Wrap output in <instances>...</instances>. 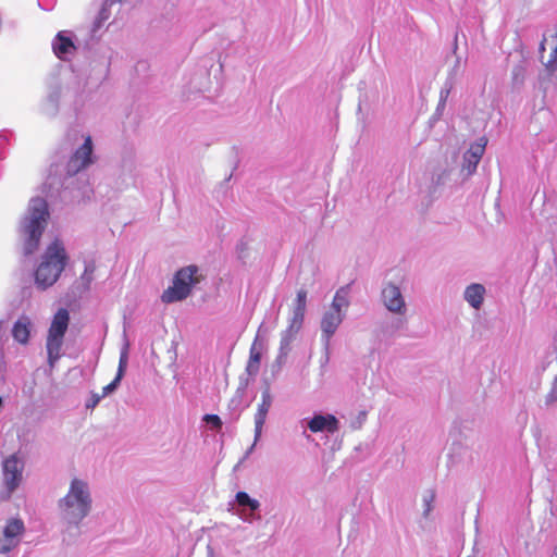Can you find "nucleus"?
<instances>
[{
  "instance_id": "obj_34",
  "label": "nucleus",
  "mask_w": 557,
  "mask_h": 557,
  "mask_svg": "<svg viewBox=\"0 0 557 557\" xmlns=\"http://www.w3.org/2000/svg\"><path fill=\"white\" fill-rule=\"evenodd\" d=\"M557 401V376L555 377L550 392L546 396V404H552Z\"/></svg>"
},
{
  "instance_id": "obj_22",
  "label": "nucleus",
  "mask_w": 557,
  "mask_h": 557,
  "mask_svg": "<svg viewBox=\"0 0 557 557\" xmlns=\"http://www.w3.org/2000/svg\"><path fill=\"white\" fill-rule=\"evenodd\" d=\"M527 69L524 64L519 63L511 70V84L513 89H520L525 81Z\"/></svg>"
},
{
  "instance_id": "obj_8",
  "label": "nucleus",
  "mask_w": 557,
  "mask_h": 557,
  "mask_svg": "<svg viewBox=\"0 0 557 557\" xmlns=\"http://www.w3.org/2000/svg\"><path fill=\"white\" fill-rule=\"evenodd\" d=\"M70 94L67 85L62 84L58 79L52 81L48 86L46 97L39 106V112L48 117H55L60 110V102L64 100Z\"/></svg>"
},
{
  "instance_id": "obj_39",
  "label": "nucleus",
  "mask_w": 557,
  "mask_h": 557,
  "mask_svg": "<svg viewBox=\"0 0 557 557\" xmlns=\"http://www.w3.org/2000/svg\"><path fill=\"white\" fill-rule=\"evenodd\" d=\"M366 418V412H361L360 413V419H364Z\"/></svg>"
},
{
  "instance_id": "obj_20",
  "label": "nucleus",
  "mask_w": 557,
  "mask_h": 557,
  "mask_svg": "<svg viewBox=\"0 0 557 557\" xmlns=\"http://www.w3.org/2000/svg\"><path fill=\"white\" fill-rule=\"evenodd\" d=\"M298 331H295V330H292L289 327H287L286 330H284L282 333H281V342H280V349H278V355L276 357V363L278 366H282L292 347V343L293 341L295 339L296 335H297Z\"/></svg>"
},
{
  "instance_id": "obj_5",
  "label": "nucleus",
  "mask_w": 557,
  "mask_h": 557,
  "mask_svg": "<svg viewBox=\"0 0 557 557\" xmlns=\"http://www.w3.org/2000/svg\"><path fill=\"white\" fill-rule=\"evenodd\" d=\"M70 324V313L60 308L53 315L46 338L47 359L50 368H53L62 357L64 336Z\"/></svg>"
},
{
  "instance_id": "obj_21",
  "label": "nucleus",
  "mask_w": 557,
  "mask_h": 557,
  "mask_svg": "<svg viewBox=\"0 0 557 557\" xmlns=\"http://www.w3.org/2000/svg\"><path fill=\"white\" fill-rule=\"evenodd\" d=\"M349 307V300L347 298V293L344 288H339L332 300L330 309L334 311H338V313H346V309Z\"/></svg>"
},
{
  "instance_id": "obj_38",
  "label": "nucleus",
  "mask_w": 557,
  "mask_h": 557,
  "mask_svg": "<svg viewBox=\"0 0 557 557\" xmlns=\"http://www.w3.org/2000/svg\"><path fill=\"white\" fill-rule=\"evenodd\" d=\"M444 107H445V106H443V104H440V103H438V104H437V111H440V110L444 109Z\"/></svg>"
},
{
  "instance_id": "obj_28",
  "label": "nucleus",
  "mask_w": 557,
  "mask_h": 557,
  "mask_svg": "<svg viewBox=\"0 0 557 557\" xmlns=\"http://www.w3.org/2000/svg\"><path fill=\"white\" fill-rule=\"evenodd\" d=\"M481 141L482 143H476V144L472 145L470 147V149L468 151H466V153L468 156L474 157L478 160H481V158L484 153V150H485V141H483V139H481Z\"/></svg>"
},
{
  "instance_id": "obj_3",
  "label": "nucleus",
  "mask_w": 557,
  "mask_h": 557,
  "mask_svg": "<svg viewBox=\"0 0 557 557\" xmlns=\"http://www.w3.org/2000/svg\"><path fill=\"white\" fill-rule=\"evenodd\" d=\"M49 216L50 212L46 199L33 197L20 225L21 233L24 236V253L26 256L33 255L37 250Z\"/></svg>"
},
{
  "instance_id": "obj_1",
  "label": "nucleus",
  "mask_w": 557,
  "mask_h": 557,
  "mask_svg": "<svg viewBox=\"0 0 557 557\" xmlns=\"http://www.w3.org/2000/svg\"><path fill=\"white\" fill-rule=\"evenodd\" d=\"M92 149V139L86 136L65 165L50 166L45 182L50 196L55 194L62 201H81L90 197L92 190L84 170L94 162Z\"/></svg>"
},
{
  "instance_id": "obj_11",
  "label": "nucleus",
  "mask_w": 557,
  "mask_h": 557,
  "mask_svg": "<svg viewBox=\"0 0 557 557\" xmlns=\"http://www.w3.org/2000/svg\"><path fill=\"white\" fill-rule=\"evenodd\" d=\"M272 401L273 397L271 395L270 388L265 387L261 393V403L258 405L257 412L255 414V441L246 451L245 458H247L252 453L257 442L261 437L263 425L265 423L268 412L272 406Z\"/></svg>"
},
{
  "instance_id": "obj_23",
  "label": "nucleus",
  "mask_w": 557,
  "mask_h": 557,
  "mask_svg": "<svg viewBox=\"0 0 557 557\" xmlns=\"http://www.w3.org/2000/svg\"><path fill=\"white\" fill-rule=\"evenodd\" d=\"M307 308V290L299 289L294 302L293 311L305 317Z\"/></svg>"
},
{
  "instance_id": "obj_13",
  "label": "nucleus",
  "mask_w": 557,
  "mask_h": 557,
  "mask_svg": "<svg viewBox=\"0 0 557 557\" xmlns=\"http://www.w3.org/2000/svg\"><path fill=\"white\" fill-rule=\"evenodd\" d=\"M51 46L55 57L62 61H70L77 50L73 34L67 30L59 32L53 38Z\"/></svg>"
},
{
  "instance_id": "obj_4",
  "label": "nucleus",
  "mask_w": 557,
  "mask_h": 557,
  "mask_svg": "<svg viewBox=\"0 0 557 557\" xmlns=\"http://www.w3.org/2000/svg\"><path fill=\"white\" fill-rule=\"evenodd\" d=\"M66 260L67 256L62 243L55 239L47 247L34 273L37 288L45 290L52 286L64 270Z\"/></svg>"
},
{
  "instance_id": "obj_10",
  "label": "nucleus",
  "mask_w": 557,
  "mask_h": 557,
  "mask_svg": "<svg viewBox=\"0 0 557 557\" xmlns=\"http://www.w3.org/2000/svg\"><path fill=\"white\" fill-rule=\"evenodd\" d=\"M25 532L24 521L20 518H10L7 520L0 534V553L9 554L21 542V537Z\"/></svg>"
},
{
  "instance_id": "obj_14",
  "label": "nucleus",
  "mask_w": 557,
  "mask_h": 557,
  "mask_svg": "<svg viewBox=\"0 0 557 557\" xmlns=\"http://www.w3.org/2000/svg\"><path fill=\"white\" fill-rule=\"evenodd\" d=\"M235 500L239 507L237 515L243 521L252 523L260 519V516L256 513L260 508V503L257 499L251 498L246 492H237Z\"/></svg>"
},
{
  "instance_id": "obj_33",
  "label": "nucleus",
  "mask_w": 557,
  "mask_h": 557,
  "mask_svg": "<svg viewBox=\"0 0 557 557\" xmlns=\"http://www.w3.org/2000/svg\"><path fill=\"white\" fill-rule=\"evenodd\" d=\"M127 367V349L124 348L120 356L119 368L116 373H121V377L124 376L125 369Z\"/></svg>"
},
{
  "instance_id": "obj_9",
  "label": "nucleus",
  "mask_w": 557,
  "mask_h": 557,
  "mask_svg": "<svg viewBox=\"0 0 557 557\" xmlns=\"http://www.w3.org/2000/svg\"><path fill=\"white\" fill-rule=\"evenodd\" d=\"M346 317V313H338V311H334L327 308L321 318L320 321V330H321V342L325 351V362L329 361V351L331 339L336 333L337 329L342 324Z\"/></svg>"
},
{
  "instance_id": "obj_12",
  "label": "nucleus",
  "mask_w": 557,
  "mask_h": 557,
  "mask_svg": "<svg viewBox=\"0 0 557 557\" xmlns=\"http://www.w3.org/2000/svg\"><path fill=\"white\" fill-rule=\"evenodd\" d=\"M381 299L389 312L395 314H404L406 312V301L397 285L393 283L385 284L381 292Z\"/></svg>"
},
{
  "instance_id": "obj_2",
  "label": "nucleus",
  "mask_w": 557,
  "mask_h": 557,
  "mask_svg": "<svg viewBox=\"0 0 557 557\" xmlns=\"http://www.w3.org/2000/svg\"><path fill=\"white\" fill-rule=\"evenodd\" d=\"M58 508L67 524L78 527L92 508L89 483L79 478L72 479L67 493L58 502Z\"/></svg>"
},
{
  "instance_id": "obj_17",
  "label": "nucleus",
  "mask_w": 557,
  "mask_h": 557,
  "mask_svg": "<svg viewBox=\"0 0 557 557\" xmlns=\"http://www.w3.org/2000/svg\"><path fill=\"white\" fill-rule=\"evenodd\" d=\"M485 292L482 284L472 283L466 287L463 298L473 309L479 310L482 307Z\"/></svg>"
},
{
  "instance_id": "obj_25",
  "label": "nucleus",
  "mask_w": 557,
  "mask_h": 557,
  "mask_svg": "<svg viewBox=\"0 0 557 557\" xmlns=\"http://www.w3.org/2000/svg\"><path fill=\"white\" fill-rule=\"evenodd\" d=\"M552 42L553 48L549 53V59L547 62H544V65L549 73H554L557 69V38H553Z\"/></svg>"
},
{
  "instance_id": "obj_18",
  "label": "nucleus",
  "mask_w": 557,
  "mask_h": 557,
  "mask_svg": "<svg viewBox=\"0 0 557 557\" xmlns=\"http://www.w3.org/2000/svg\"><path fill=\"white\" fill-rule=\"evenodd\" d=\"M32 321L28 317L22 315L14 323L12 329L13 338L20 344H27L30 336Z\"/></svg>"
},
{
  "instance_id": "obj_30",
  "label": "nucleus",
  "mask_w": 557,
  "mask_h": 557,
  "mask_svg": "<svg viewBox=\"0 0 557 557\" xmlns=\"http://www.w3.org/2000/svg\"><path fill=\"white\" fill-rule=\"evenodd\" d=\"M304 320H305L304 315L293 311L292 317L289 319V324L287 327L299 332L302 327Z\"/></svg>"
},
{
  "instance_id": "obj_35",
  "label": "nucleus",
  "mask_w": 557,
  "mask_h": 557,
  "mask_svg": "<svg viewBox=\"0 0 557 557\" xmlns=\"http://www.w3.org/2000/svg\"><path fill=\"white\" fill-rule=\"evenodd\" d=\"M101 398H103L101 395L92 393L86 403V408L94 409L100 403Z\"/></svg>"
},
{
  "instance_id": "obj_15",
  "label": "nucleus",
  "mask_w": 557,
  "mask_h": 557,
  "mask_svg": "<svg viewBox=\"0 0 557 557\" xmlns=\"http://www.w3.org/2000/svg\"><path fill=\"white\" fill-rule=\"evenodd\" d=\"M307 428L313 432L334 433L338 430V420L335 416L326 413H315L311 419L305 420Z\"/></svg>"
},
{
  "instance_id": "obj_24",
  "label": "nucleus",
  "mask_w": 557,
  "mask_h": 557,
  "mask_svg": "<svg viewBox=\"0 0 557 557\" xmlns=\"http://www.w3.org/2000/svg\"><path fill=\"white\" fill-rule=\"evenodd\" d=\"M96 270V265L94 262H86L84 273L81 276L82 282L84 283L85 289H88L92 280H94V272Z\"/></svg>"
},
{
  "instance_id": "obj_37",
  "label": "nucleus",
  "mask_w": 557,
  "mask_h": 557,
  "mask_svg": "<svg viewBox=\"0 0 557 557\" xmlns=\"http://www.w3.org/2000/svg\"><path fill=\"white\" fill-rule=\"evenodd\" d=\"M545 41L546 39H544L541 44H540V52L544 51L545 50Z\"/></svg>"
},
{
  "instance_id": "obj_7",
  "label": "nucleus",
  "mask_w": 557,
  "mask_h": 557,
  "mask_svg": "<svg viewBox=\"0 0 557 557\" xmlns=\"http://www.w3.org/2000/svg\"><path fill=\"white\" fill-rule=\"evenodd\" d=\"M24 461L13 454L2 461L0 499L9 500L23 481Z\"/></svg>"
},
{
  "instance_id": "obj_27",
  "label": "nucleus",
  "mask_w": 557,
  "mask_h": 557,
  "mask_svg": "<svg viewBox=\"0 0 557 557\" xmlns=\"http://www.w3.org/2000/svg\"><path fill=\"white\" fill-rule=\"evenodd\" d=\"M435 495L432 491L426 492L423 495V517L428 518L430 512L433 509V502H434Z\"/></svg>"
},
{
  "instance_id": "obj_31",
  "label": "nucleus",
  "mask_w": 557,
  "mask_h": 557,
  "mask_svg": "<svg viewBox=\"0 0 557 557\" xmlns=\"http://www.w3.org/2000/svg\"><path fill=\"white\" fill-rule=\"evenodd\" d=\"M121 380H122V377H121V373H116V375H115L114 380H113L110 384H108L107 386H104V387L102 388V394H101V396H102V397H106V396H108L109 394L113 393V392L117 388V386H119V384H120Z\"/></svg>"
},
{
  "instance_id": "obj_26",
  "label": "nucleus",
  "mask_w": 557,
  "mask_h": 557,
  "mask_svg": "<svg viewBox=\"0 0 557 557\" xmlns=\"http://www.w3.org/2000/svg\"><path fill=\"white\" fill-rule=\"evenodd\" d=\"M479 162H480V160L475 159L472 156H468L467 153H465L462 171H466L468 176L472 175L475 172Z\"/></svg>"
},
{
  "instance_id": "obj_32",
  "label": "nucleus",
  "mask_w": 557,
  "mask_h": 557,
  "mask_svg": "<svg viewBox=\"0 0 557 557\" xmlns=\"http://www.w3.org/2000/svg\"><path fill=\"white\" fill-rule=\"evenodd\" d=\"M451 88H453V84L450 82H446L440 92V104H443V106L446 104V101L450 94Z\"/></svg>"
},
{
  "instance_id": "obj_6",
  "label": "nucleus",
  "mask_w": 557,
  "mask_h": 557,
  "mask_svg": "<svg viewBox=\"0 0 557 557\" xmlns=\"http://www.w3.org/2000/svg\"><path fill=\"white\" fill-rule=\"evenodd\" d=\"M197 272L198 268L196 265H189L178 270L174 275L173 285L162 293V301L173 304L186 299L193 286L199 282L196 275Z\"/></svg>"
},
{
  "instance_id": "obj_19",
  "label": "nucleus",
  "mask_w": 557,
  "mask_h": 557,
  "mask_svg": "<svg viewBox=\"0 0 557 557\" xmlns=\"http://www.w3.org/2000/svg\"><path fill=\"white\" fill-rule=\"evenodd\" d=\"M123 0H103L97 16L95 17L91 26V36L95 37L97 33L103 27L104 23L109 20L111 15V7L116 2H122Z\"/></svg>"
},
{
  "instance_id": "obj_29",
  "label": "nucleus",
  "mask_w": 557,
  "mask_h": 557,
  "mask_svg": "<svg viewBox=\"0 0 557 557\" xmlns=\"http://www.w3.org/2000/svg\"><path fill=\"white\" fill-rule=\"evenodd\" d=\"M203 421L212 430H220L222 428V420L218 414H205Z\"/></svg>"
},
{
  "instance_id": "obj_16",
  "label": "nucleus",
  "mask_w": 557,
  "mask_h": 557,
  "mask_svg": "<svg viewBox=\"0 0 557 557\" xmlns=\"http://www.w3.org/2000/svg\"><path fill=\"white\" fill-rule=\"evenodd\" d=\"M262 332L267 333L263 323L259 326L258 333L250 347L249 360L246 367V371L248 372L249 375H257L260 369V360L263 350V342L261 339Z\"/></svg>"
},
{
  "instance_id": "obj_36",
  "label": "nucleus",
  "mask_w": 557,
  "mask_h": 557,
  "mask_svg": "<svg viewBox=\"0 0 557 557\" xmlns=\"http://www.w3.org/2000/svg\"><path fill=\"white\" fill-rule=\"evenodd\" d=\"M403 325H404L403 319H394L392 322V326L394 327V330H399Z\"/></svg>"
}]
</instances>
